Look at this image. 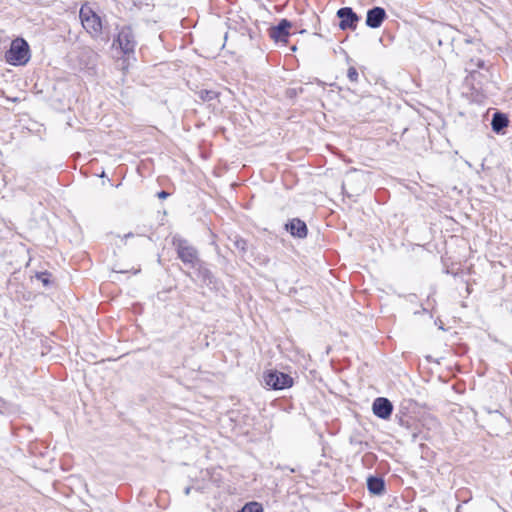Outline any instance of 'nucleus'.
<instances>
[{
    "mask_svg": "<svg viewBox=\"0 0 512 512\" xmlns=\"http://www.w3.org/2000/svg\"><path fill=\"white\" fill-rule=\"evenodd\" d=\"M478 67H484V62L483 61H479Z\"/></svg>",
    "mask_w": 512,
    "mask_h": 512,
    "instance_id": "obj_24",
    "label": "nucleus"
},
{
    "mask_svg": "<svg viewBox=\"0 0 512 512\" xmlns=\"http://www.w3.org/2000/svg\"><path fill=\"white\" fill-rule=\"evenodd\" d=\"M367 489L371 494L381 495L385 491V482L381 477L369 476L367 478Z\"/></svg>",
    "mask_w": 512,
    "mask_h": 512,
    "instance_id": "obj_11",
    "label": "nucleus"
},
{
    "mask_svg": "<svg viewBox=\"0 0 512 512\" xmlns=\"http://www.w3.org/2000/svg\"><path fill=\"white\" fill-rule=\"evenodd\" d=\"M191 490H192V486H187V487L184 489V494H185L186 496H188V495L190 494Z\"/></svg>",
    "mask_w": 512,
    "mask_h": 512,
    "instance_id": "obj_21",
    "label": "nucleus"
},
{
    "mask_svg": "<svg viewBox=\"0 0 512 512\" xmlns=\"http://www.w3.org/2000/svg\"><path fill=\"white\" fill-rule=\"evenodd\" d=\"M508 123V117L504 113L496 112L493 114L491 127L494 132L500 133L504 128L508 126Z\"/></svg>",
    "mask_w": 512,
    "mask_h": 512,
    "instance_id": "obj_13",
    "label": "nucleus"
},
{
    "mask_svg": "<svg viewBox=\"0 0 512 512\" xmlns=\"http://www.w3.org/2000/svg\"><path fill=\"white\" fill-rule=\"evenodd\" d=\"M347 77H348V79L351 82H357L358 81L359 74H358V71L356 70L355 67L351 66V67L348 68Z\"/></svg>",
    "mask_w": 512,
    "mask_h": 512,
    "instance_id": "obj_19",
    "label": "nucleus"
},
{
    "mask_svg": "<svg viewBox=\"0 0 512 512\" xmlns=\"http://www.w3.org/2000/svg\"><path fill=\"white\" fill-rule=\"evenodd\" d=\"M264 382L273 390H283L293 385V378L278 370H269L264 375Z\"/></svg>",
    "mask_w": 512,
    "mask_h": 512,
    "instance_id": "obj_5",
    "label": "nucleus"
},
{
    "mask_svg": "<svg viewBox=\"0 0 512 512\" xmlns=\"http://www.w3.org/2000/svg\"><path fill=\"white\" fill-rule=\"evenodd\" d=\"M13 411V405L3 398L0 397V413L1 414H10Z\"/></svg>",
    "mask_w": 512,
    "mask_h": 512,
    "instance_id": "obj_16",
    "label": "nucleus"
},
{
    "mask_svg": "<svg viewBox=\"0 0 512 512\" xmlns=\"http://www.w3.org/2000/svg\"><path fill=\"white\" fill-rule=\"evenodd\" d=\"M80 19L84 29L95 39L102 35V20L101 18L91 9L80 10Z\"/></svg>",
    "mask_w": 512,
    "mask_h": 512,
    "instance_id": "obj_3",
    "label": "nucleus"
},
{
    "mask_svg": "<svg viewBox=\"0 0 512 512\" xmlns=\"http://www.w3.org/2000/svg\"><path fill=\"white\" fill-rule=\"evenodd\" d=\"M234 246L242 253H245L247 251L248 243L245 239L237 237L234 240Z\"/></svg>",
    "mask_w": 512,
    "mask_h": 512,
    "instance_id": "obj_17",
    "label": "nucleus"
},
{
    "mask_svg": "<svg viewBox=\"0 0 512 512\" xmlns=\"http://www.w3.org/2000/svg\"><path fill=\"white\" fill-rule=\"evenodd\" d=\"M237 512H264L262 504L256 501H251L246 503L239 511Z\"/></svg>",
    "mask_w": 512,
    "mask_h": 512,
    "instance_id": "obj_14",
    "label": "nucleus"
},
{
    "mask_svg": "<svg viewBox=\"0 0 512 512\" xmlns=\"http://www.w3.org/2000/svg\"><path fill=\"white\" fill-rule=\"evenodd\" d=\"M372 411L376 417L387 420L392 415L393 404L388 398L378 397L372 403Z\"/></svg>",
    "mask_w": 512,
    "mask_h": 512,
    "instance_id": "obj_7",
    "label": "nucleus"
},
{
    "mask_svg": "<svg viewBox=\"0 0 512 512\" xmlns=\"http://www.w3.org/2000/svg\"><path fill=\"white\" fill-rule=\"evenodd\" d=\"M285 229L291 234V236L300 239L306 238L308 234L306 223L299 218H293L287 222L285 224Z\"/></svg>",
    "mask_w": 512,
    "mask_h": 512,
    "instance_id": "obj_9",
    "label": "nucleus"
},
{
    "mask_svg": "<svg viewBox=\"0 0 512 512\" xmlns=\"http://www.w3.org/2000/svg\"><path fill=\"white\" fill-rule=\"evenodd\" d=\"M37 279L39 281H41V283L44 285V286H49L50 283H51V280H50V277H51V274L48 273V272H40V273H37L36 275Z\"/></svg>",
    "mask_w": 512,
    "mask_h": 512,
    "instance_id": "obj_18",
    "label": "nucleus"
},
{
    "mask_svg": "<svg viewBox=\"0 0 512 512\" xmlns=\"http://www.w3.org/2000/svg\"><path fill=\"white\" fill-rule=\"evenodd\" d=\"M386 18L387 14L385 9L375 6L367 11L366 25L372 29L379 28Z\"/></svg>",
    "mask_w": 512,
    "mask_h": 512,
    "instance_id": "obj_8",
    "label": "nucleus"
},
{
    "mask_svg": "<svg viewBox=\"0 0 512 512\" xmlns=\"http://www.w3.org/2000/svg\"><path fill=\"white\" fill-rule=\"evenodd\" d=\"M295 94H296L295 89H288V90H287V95H289V96H293V95H295Z\"/></svg>",
    "mask_w": 512,
    "mask_h": 512,
    "instance_id": "obj_22",
    "label": "nucleus"
},
{
    "mask_svg": "<svg viewBox=\"0 0 512 512\" xmlns=\"http://www.w3.org/2000/svg\"><path fill=\"white\" fill-rule=\"evenodd\" d=\"M157 196L160 199H166L169 196V193L164 191V190H162V191L157 193Z\"/></svg>",
    "mask_w": 512,
    "mask_h": 512,
    "instance_id": "obj_20",
    "label": "nucleus"
},
{
    "mask_svg": "<svg viewBox=\"0 0 512 512\" xmlns=\"http://www.w3.org/2000/svg\"><path fill=\"white\" fill-rule=\"evenodd\" d=\"M117 43L123 54H133L137 45L131 26H122L117 34L114 44Z\"/></svg>",
    "mask_w": 512,
    "mask_h": 512,
    "instance_id": "obj_4",
    "label": "nucleus"
},
{
    "mask_svg": "<svg viewBox=\"0 0 512 512\" xmlns=\"http://www.w3.org/2000/svg\"><path fill=\"white\" fill-rule=\"evenodd\" d=\"M196 269L198 277L206 284L210 285L214 283L215 277L211 270L206 266V264L201 260L196 267H192Z\"/></svg>",
    "mask_w": 512,
    "mask_h": 512,
    "instance_id": "obj_12",
    "label": "nucleus"
},
{
    "mask_svg": "<svg viewBox=\"0 0 512 512\" xmlns=\"http://www.w3.org/2000/svg\"><path fill=\"white\" fill-rule=\"evenodd\" d=\"M291 22L287 19H282L276 26H272L269 30V35L275 41H286L289 36V28Z\"/></svg>",
    "mask_w": 512,
    "mask_h": 512,
    "instance_id": "obj_10",
    "label": "nucleus"
},
{
    "mask_svg": "<svg viewBox=\"0 0 512 512\" xmlns=\"http://www.w3.org/2000/svg\"><path fill=\"white\" fill-rule=\"evenodd\" d=\"M197 94L198 97L204 102L212 101L218 97V92L208 89H202Z\"/></svg>",
    "mask_w": 512,
    "mask_h": 512,
    "instance_id": "obj_15",
    "label": "nucleus"
},
{
    "mask_svg": "<svg viewBox=\"0 0 512 512\" xmlns=\"http://www.w3.org/2000/svg\"><path fill=\"white\" fill-rule=\"evenodd\" d=\"M336 15L340 19L339 28L341 30L356 29L357 23L360 20V17L351 7H342L338 9Z\"/></svg>",
    "mask_w": 512,
    "mask_h": 512,
    "instance_id": "obj_6",
    "label": "nucleus"
},
{
    "mask_svg": "<svg viewBox=\"0 0 512 512\" xmlns=\"http://www.w3.org/2000/svg\"><path fill=\"white\" fill-rule=\"evenodd\" d=\"M29 45L24 39L12 41L10 49L6 52V61L14 66L25 65L30 58Z\"/></svg>",
    "mask_w": 512,
    "mask_h": 512,
    "instance_id": "obj_2",
    "label": "nucleus"
},
{
    "mask_svg": "<svg viewBox=\"0 0 512 512\" xmlns=\"http://www.w3.org/2000/svg\"><path fill=\"white\" fill-rule=\"evenodd\" d=\"M133 236H134V234H133V233H131V232H129V233H127V234H125V235H124V239H128V238H131V237H133Z\"/></svg>",
    "mask_w": 512,
    "mask_h": 512,
    "instance_id": "obj_23",
    "label": "nucleus"
},
{
    "mask_svg": "<svg viewBox=\"0 0 512 512\" xmlns=\"http://www.w3.org/2000/svg\"><path fill=\"white\" fill-rule=\"evenodd\" d=\"M172 244L176 249L178 258L189 268L196 267L201 261L198 250L191 245L188 240L179 236H174Z\"/></svg>",
    "mask_w": 512,
    "mask_h": 512,
    "instance_id": "obj_1",
    "label": "nucleus"
}]
</instances>
